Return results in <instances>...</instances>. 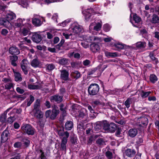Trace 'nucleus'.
<instances>
[{
  "label": "nucleus",
  "instance_id": "1",
  "mask_svg": "<svg viewBox=\"0 0 159 159\" xmlns=\"http://www.w3.org/2000/svg\"><path fill=\"white\" fill-rule=\"evenodd\" d=\"M100 87L99 85L95 83L92 84L88 88V93L91 96L97 95L99 91Z\"/></svg>",
  "mask_w": 159,
  "mask_h": 159
},
{
  "label": "nucleus",
  "instance_id": "2",
  "mask_svg": "<svg viewBox=\"0 0 159 159\" xmlns=\"http://www.w3.org/2000/svg\"><path fill=\"white\" fill-rule=\"evenodd\" d=\"M103 129L106 131L111 132H114L117 129V126L113 122L109 123L107 121L103 122Z\"/></svg>",
  "mask_w": 159,
  "mask_h": 159
},
{
  "label": "nucleus",
  "instance_id": "3",
  "mask_svg": "<svg viewBox=\"0 0 159 159\" xmlns=\"http://www.w3.org/2000/svg\"><path fill=\"white\" fill-rule=\"evenodd\" d=\"M22 130L29 135H33L34 134L35 129L29 124L23 125L21 127Z\"/></svg>",
  "mask_w": 159,
  "mask_h": 159
},
{
  "label": "nucleus",
  "instance_id": "4",
  "mask_svg": "<svg viewBox=\"0 0 159 159\" xmlns=\"http://www.w3.org/2000/svg\"><path fill=\"white\" fill-rule=\"evenodd\" d=\"M137 122L138 123V125L139 126L144 127L148 125V120L147 117L142 116L138 118Z\"/></svg>",
  "mask_w": 159,
  "mask_h": 159
},
{
  "label": "nucleus",
  "instance_id": "5",
  "mask_svg": "<svg viewBox=\"0 0 159 159\" xmlns=\"http://www.w3.org/2000/svg\"><path fill=\"white\" fill-rule=\"evenodd\" d=\"M7 127L2 133L1 136V141L2 143H5L6 142L10 136V132L7 129Z\"/></svg>",
  "mask_w": 159,
  "mask_h": 159
},
{
  "label": "nucleus",
  "instance_id": "6",
  "mask_svg": "<svg viewBox=\"0 0 159 159\" xmlns=\"http://www.w3.org/2000/svg\"><path fill=\"white\" fill-rule=\"evenodd\" d=\"M124 154L129 157H133L135 156L136 151L134 149L127 148L125 150Z\"/></svg>",
  "mask_w": 159,
  "mask_h": 159
},
{
  "label": "nucleus",
  "instance_id": "7",
  "mask_svg": "<svg viewBox=\"0 0 159 159\" xmlns=\"http://www.w3.org/2000/svg\"><path fill=\"white\" fill-rule=\"evenodd\" d=\"M9 52L12 55L16 56L20 53V51L19 49L16 46H12L10 48Z\"/></svg>",
  "mask_w": 159,
  "mask_h": 159
},
{
  "label": "nucleus",
  "instance_id": "8",
  "mask_svg": "<svg viewBox=\"0 0 159 159\" xmlns=\"http://www.w3.org/2000/svg\"><path fill=\"white\" fill-rule=\"evenodd\" d=\"M61 79L64 81L69 80V74L68 72L66 70H61Z\"/></svg>",
  "mask_w": 159,
  "mask_h": 159
},
{
  "label": "nucleus",
  "instance_id": "9",
  "mask_svg": "<svg viewBox=\"0 0 159 159\" xmlns=\"http://www.w3.org/2000/svg\"><path fill=\"white\" fill-rule=\"evenodd\" d=\"M20 66L22 70L24 72L25 75L28 74V70H27V61L25 59H23L20 63Z\"/></svg>",
  "mask_w": 159,
  "mask_h": 159
},
{
  "label": "nucleus",
  "instance_id": "10",
  "mask_svg": "<svg viewBox=\"0 0 159 159\" xmlns=\"http://www.w3.org/2000/svg\"><path fill=\"white\" fill-rule=\"evenodd\" d=\"M102 25L99 22L96 23L95 21L92 23L89 26L90 29H93L92 26H93V29L94 30L99 31L101 30Z\"/></svg>",
  "mask_w": 159,
  "mask_h": 159
},
{
  "label": "nucleus",
  "instance_id": "11",
  "mask_svg": "<svg viewBox=\"0 0 159 159\" xmlns=\"http://www.w3.org/2000/svg\"><path fill=\"white\" fill-rule=\"evenodd\" d=\"M32 39L33 42L39 43L42 40V37L40 34L35 33L33 35Z\"/></svg>",
  "mask_w": 159,
  "mask_h": 159
},
{
  "label": "nucleus",
  "instance_id": "12",
  "mask_svg": "<svg viewBox=\"0 0 159 159\" xmlns=\"http://www.w3.org/2000/svg\"><path fill=\"white\" fill-rule=\"evenodd\" d=\"M62 98L63 96L56 95L51 96L50 98V99L52 102L55 101L58 103L62 101Z\"/></svg>",
  "mask_w": 159,
  "mask_h": 159
},
{
  "label": "nucleus",
  "instance_id": "13",
  "mask_svg": "<svg viewBox=\"0 0 159 159\" xmlns=\"http://www.w3.org/2000/svg\"><path fill=\"white\" fill-rule=\"evenodd\" d=\"M67 139L65 137H63L61 140L60 149L61 151H65V152L66 151V144L67 143Z\"/></svg>",
  "mask_w": 159,
  "mask_h": 159
},
{
  "label": "nucleus",
  "instance_id": "14",
  "mask_svg": "<svg viewBox=\"0 0 159 159\" xmlns=\"http://www.w3.org/2000/svg\"><path fill=\"white\" fill-rule=\"evenodd\" d=\"M34 113V116L36 118L41 119L43 117V113L40 110H33Z\"/></svg>",
  "mask_w": 159,
  "mask_h": 159
},
{
  "label": "nucleus",
  "instance_id": "15",
  "mask_svg": "<svg viewBox=\"0 0 159 159\" xmlns=\"http://www.w3.org/2000/svg\"><path fill=\"white\" fill-rule=\"evenodd\" d=\"M138 133V130L136 129L132 128L128 131V135L131 138L135 137Z\"/></svg>",
  "mask_w": 159,
  "mask_h": 159
},
{
  "label": "nucleus",
  "instance_id": "16",
  "mask_svg": "<svg viewBox=\"0 0 159 159\" xmlns=\"http://www.w3.org/2000/svg\"><path fill=\"white\" fill-rule=\"evenodd\" d=\"M73 127V123L70 120L67 121L65 125L64 128L66 130H70Z\"/></svg>",
  "mask_w": 159,
  "mask_h": 159
},
{
  "label": "nucleus",
  "instance_id": "17",
  "mask_svg": "<svg viewBox=\"0 0 159 159\" xmlns=\"http://www.w3.org/2000/svg\"><path fill=\"white\" fill-rule=\"evenodd\" d=\"M90 48L91 50L94 52L98 51L100 49L99 45L94 43H92L90 45Z\"/></svg>",
  "mask_w": 159,
  "mask_h": 159
},
{
  "label": "nucleus",
  "instance_id": "18",
  "mask_svg": "<svg viewBox=\"0 0 159 159\" xmlns=\"http://www.w3.org/2000/svg\"><path fill=\"white\" fill-rule=\"evenodd\" d=\"M59 111L58 110L56 109L55 108H54L52 110L51 114L50 116V118L52 120H54L57 116L59 114Z\"/></svg>",
  "mask_w": 159,
  "mask_h": 159
},
{
  "label": "nucleus",
  "instance_id": "19",
  "mask_svg": "<svg viewBox=\"0 0 159 159\" xmlns=\"http://www.w3.org/2000/svg\"><path fill=\"white\" fill-rule=\"evenodd\" d=\"M10 61L11 65L13 66H16L17 64L16 62L18 59V57L16 56H9Z\"/></svg>",
  "mask_w": 159,
  "mask_h": 159
},
{
  "label": "nucleus",
  "instance_id": "20",
  "mask_svg": "<svg viewBox=\"0 0 159 159\" xmlns=\"http://www.w3.org/2000/svg\"><path fill=\"white\" fill-rule=\"evenodd\" d=\"M32 23L34 26H40L42 23L40 19L37 18H33L32 19Z\"/></svg>",
  "mask_w": 159,
  "mask_h": 159
},
{
  "label": "nucleus",
  "instance_id": "21",
  "mask_svg": "<svg viewBox=\"0 0 159 159\" xmlns=\"http://www.w3.org/2000/svg\"><path fill=\"white\" fill-rule=\"evenodd\" d=\"M93 12V11L92 9L87 10L85 13V19L87 21L89 20V19L90 18Z\"/></svg>",
  "mask_w": 159,
  "mask_h": 159
},
{
  "label": "nucleus",
  "instance_id": "22",
  "mask_svg": "<svg viewBox=\"0 0 159 159\" xmlns=\"http://www.w3.org/2000/svg\"><path fill=\"white\" fill-rule=\"evenodd\" d=\"M73 32L75 34H78L82 30V27L78 25H75L72 29Z\"/></svg>",
  "mask_w": 159,
  "mask_h": 159
},
{
  "label": "nucleus",
  "instance_id": "23",
  "mask_svg": "<svg viewBox=\"0 0 159 159\" xmlns=\"http://www.w3.org/2000/svg\"><path fill=\"white\" fill-rule=\"evenodd\" d=\"M151 22L152 24H155L159 23V17L156 14H153L152 16Z\"/></svg>",
  "mask_w": 159,
  "mask_h": 159
},
{
  "label": "nucleus",
  "instance_id": "24",
  "mask_svg": "<svg viewBox=\"0 0 159 159\" xmlns=\"http://www.w3.org/2000/svg\"><path fill=\"white\" fill-rule=\"evenodd\" d=\"M79 117L82 119L86 117V110L85 109H83L78 111Z\"/></svg>",
  "mask_w": 159,
  "mask_h": 159
},
{
  "label": "nucleus",
  "instance_id": "25",
  "mask_svg": "<svg viewBox=\"0 0 159 159\" xmlns=\"http://www.w3.org/2000/svg\"><path fill=\"white\" fill-rule=\"evenodd\" d=\"M70 75L74 79H77L80 77V74L78 71H74L71 72Z\"/></svg>",
  "mask_w": 159,
  "mask_h": 159
},
{
  "label": "nucleus",
  "instance_id": "26",
  "mask_svg": "<svg viewBox=\"0 0 159 159\" xmlns=\"http://www.w3.org/2000/svg\"><path fill=\"white\" fill-rule=\"evenodd\" d=\"M16 15L13 12H11L7 14L6 16V18L9 20H11L16 19Z\"/></svg>",
  "mask_w": 159,
  "mask_h": 159
},
{
  "label": "nucleus",
  "instance_id": "27",
  "mask_svg": "<svg viewBox=\"0 0 159 159\" xmlns=\"http://www.w3.org/2000/svg\"><path fill=\"white\" fill-rule=\"evenodd\" d=\"M40 62L37 59H34L32 60L31 62V65L34 67L39 66L40 65Z\"/></svg>",
  "mask_w": 159,
  "mask_h": 159
},
{
  "label": "nucleus",
  "instance_id": "28",
  "mask_svg": "<svg viewBox=\"0 0 159 159\" xmlns=\"http://www.w3.org/2000/svg\"><path fill=\"white\" fill-rule=\"evenodd\" d=\"M149 56L153 61L154 64H157L158 63L157 58L154 56L153 52L150 53Z\"/></svg>",
  "mask_w": 159,
  "mask_h": 159
},
{
  "label": "nucleus",
  "instance_id": "29",
  "mask_svg": "<svg viewBox=\"0 0 159 159\" xmlns=\"http://www.w3.org/2000/svg\"><path fill=\"white\" fill-rule=\"evenodd\" d=\"M136 46L138 48H144L146 46V44L145 42H139L136 43Z\"/></svg>",
  "mask_w": 159,
  "mask_h": 159
},
{
  "label": "nucleus",
  "instance_id": "30",
  "mask_svg": "<svg viewBox=\"0 0 159 159\" xmlns=\"http://www.w3.org/2000/svg\"><path fill=\"white\" fill-rule=\"evenodd\" d=\"M40 100L39 99H37L34 103V108L33 110H40Z\"/></svg>",
  "mask_w": 159,
  "mask_h": 159
},
{
  "label": "nucleus",
  "instance_id": "31",
  "mask_svg": "<svg viewBox=\"0 0 159 159\" xmlns=\"http://www.w3.org/2000/svg\"><path fill=\"white\" fill-rule=\"evenodd\" d=\"M15 26L16 27H20L23 26V21L21 19H18L16 22L15 23Z\"/></svg>",
  "mask_w": 159,
  "mask_h": 159
},
{
  "label": "nucleus",
  "instance_id": "32",
  "mask_svg": "<svg viewBox=\"0 0 159 159\" xmlns=\"http://www.w3.org/2000/svg\"><path fill=\"white\" fill-rule=\"evenodd\" d=\"M68 62V59L64 58H62L58 60L59 63L61 65H66Z\"/></svg>",
  "mask_w": 159,
  "mask_h": 159
},
{
  "label": "nucleus",
  "instance_id": "33",
  "mask_svg": "<svg viewBox=\"0 0 159 159\" xmlns=\"http://www.w3.org/2000/svg\"><path fill=\"white\" fill-rule=\"evenodd\" d=\"M46 70L51 71L55 68V66L53 64H48L46 65Z\"/></svg>",
  "mask_w": 159,
  "mask_h": 159
},
{
  "label": "nucleus",
  "instance_id": "34",
  "mask_svg": "<svg viewBox=\"0 0 159 159\" xmlns=\"http://www.w3.org/2000/svg\"><path fill=\"white\" fill-rule=\"evenodd\" d=\"M143 140L142 136L141 135H139L136 138V144L138 145L140 144L143 142Z\"/></svg>",
  "mask_w": 159,
  "mask_h": 159
},
{
  "label": "nucleus",
  "instance_id": "35",
  "mask_svg": "<svg viewBox=\"0 0 159 159\" xmlns=\"http://www.w3.org/2000/svg\"><path fill=\"white\" fill-rule=\"evenodd\" d=\"M9 21L7 19L5 18L3 25L7 28L11 27V25Z\"/></svg>",
  "mask_w": 159,
  "mask_h": 159
},
{
  "label": "nucleus",
  "instance_id": "36",
  "mask_svg": "<svg viewBox=\"0 0 159 159\" xmlns=\"http://www.w3.org/2000/svg\"><path fill=\"white\" fill-rule=\"evenodd\" d=\"M97 144L99 146H103L106 145L105 141L102 138L98 139L96 141Z\"/></svg>",
  "mask_w": 159,
  "mask_h": 159
},
{
  "label": "nucleus",
  "instance_id": "37",
  "mask_svg": "<svg viewBox=\"0 0 159 159\" xmlns=\"http://www.w3.org/2000/svg\"><path fill=\"white\" fill-rule=\"evenodd\" d=\"M133 18V20L135 21V23H138L141 20V18L138 16L136 14H135L134 15Z\"/></svg>",
  "mask_w": 159,
  "mask_h": 159
},
{
  "label": "nucleus",
  "instance_id": "38",
  "mask_svg": "<svg viewBox=\"0 0 159 159\" xmlns=\"http://www.w3.org/2000/svg\"><path fill=\"white\" fill-rule=\"evenodd\" d=\"M29 30L26 28H23L21 31V34H23L24 36H26L29 34Z\"/></svg>",
  "mask_w": 159,
  "mask_h": 159
},
{
  "label": "nucleus",
  "instance_id": "39",
  "mask_svg": "<svg viewBox=\"0 0 159 159\" xmlns=\"http://www.w3.org/2000/svg\"><path fill=\"white\" fill-rule=\"evenodd\" d=\"M151 93V91L145 92L144 91H142L140 94V96L142 98H146L148 97Z\"/></svg>",
  "mask_w": 159,
  "mask_h": 159
},
{
  "label": "nucleus",
  "instance_id": "40",
  "mask_svg": "<svg viewBox=\"0 0 159 159\" xmlns=\"http://www.w3.org/2000/svg\"><path fill=\"white\" fill-rule=\"evenodd\" d=\"M86 126L87 127H90L89 128H88L86 130V134H89L90 133L91 131H92L93 126L92 124H87Z\"/></svg>",
  "mask_w": 159,
  "mask_h": 159
},
{
  "label": "nucleus",
  "instance_id": "41",
  "mask_svg": "<svg viewBox=\"0 0 159 159\" xmlns=\"http://www.w3.org/2000/svg\"><path fill=\"white\" fill-rule=\"evenodd\" d=\"M105 155L108 159H111L113 158L112 153L109 151L105 152Z\"/></svg>",
  "mask_w": 159,
  "mask_h": 159
},
{
  "label": "nucleus",
  "instance_id": "42",
  "mask_svg": "<svg viewBox=\"0 0 159 159\" xmlns=\"http://www.w3.org/2000/svg\"><path fill=\"white\" fill-rule=\"evenodd\" d=\"M15 80L16 81H20L21 80L22 78L21 77L20 74L18 73H16L15 74Z\"/></svg>",
  "mask_w": 159,
  "mask_h": 159
},
{
  "label": "nucleus",
  "instance_id": "43",
  "mask_svg": "<svg viewBox=\"0 0 159 159\" xmlns=\"http://www.w3.org/2000/svg\"><path fill=\"white\" fill-rule=\"evenodd\" d=\"M92 104L94 107L101 105L102 104V102L99 100H96L92 102Z\"/></svg>",
  "mask_w": 159,
  "mask_h": 159
},
{
  "label": "nucleus",
  "instance_id": "44",
  "mask_svg": "<svg viewBox=\"0 0 159 159\" xmlns=\"http://www.w3.org/2000/svg\"><path fill=\"white\" fill-rule=\"evenodd\" d=\"M131 98H128L125 102V105L128 108L130 107V105L131 103Z\"/></svg>",
  "mask_w": 159,
  "mask_h": 159
},
{
  "label": "nucleus",
  "instance_id": "45",
  "mask_svg": "<svg viewBox=\"0 0 159 159\" xmlns=\"http://www.w3.org/2000/svg\"><path fill=\"white\" fill-rule=\"evenodd\" d=\"M150 81L152 83H154L156 81L157 79L156 76L154 75H151L150 76Z\"/></svg>",
  "mask_w": 159,
  "mask_h": 159
},
{
  "label": "nucleus",
  "instance_id": "46",
  "mask_svg": "<svg viewBox=\"0 0 159 159\" xmlns=\"http://www.w3.org/2000/svg\"><path fill=\"white\" fill-rule=\"evenodd\" d=\"M47 38L49 39H52L54 35L53 34V31L52 30H50L49 32H47Z\"/></svg>",
  "mask_w": 159,
  "mask_h": 159
},
{
  "label": "nucleus",
  "instance_id": "47",
  "mask_svg": "<svg viewBox=\"0 0 159 159\" xmlns=\"http://www.w3.org/2000/svg\"><path fill=\"white\" fill-rule=\"evenodd\" d=\"M28 88L29 89H38L40 88L39 86L37 85L29 84Z\"/></svg>",
  "mask_w": 159,
  "mask_h": 159
},
{
  "label": "nucleus",
  "instance_id": "48",
  "mask_svg": "<svg viewBox=\"0 0 159 159\" xmlns=\"http://www.w3.org/2000/svg\"><path fill=\"white\" fill-rule=\"evenodd\" d=\"M6 114L5 113L2 114L0 116V120L2 122H6Z\"/></svg>",
  "mask_w": 159,
  "mask_h": 159
},
{
  "label": "nucleus",
  "instance_id": "49",
  "mask_svg": "<svg viewBox=\"0 0 159 159\" xmlns=\"http://www.w3.org/2000/svg\"><path fill=\"white\" fill-rule=\"evenodd\" d=\"M23 142H24V146L27 148L29 146L30 144V141L26 139H23Z\"/></svg>",
  "mask_w": 159,
  "mask_h": 159
},
{
  "label": "nucleus",
  "instance_id": "50",
  "mask_svg": "<svg viewBox=\"0 0 159 159\" xmlns=\"http://www.w3.org/2000/svg\"><path fill=\"white\" fill-rule=\"evenodd\" d=\"M13 84L11 82L7 83L5 85V87L6 89H10L13 87Z\"/></svg>",
  "mask_w": 159,
  "mask_h": 159
},
{
  "label": "nucleus",
  "instance_id": "51",
  "mask_svg": "<svg viewBox=\"0 0 159 159\" xmlns=\"http://www.w3.org/2000/svg\"><path fill=\"white\" fill-rule=\"evenodd\" d=\"M114 46L116 48H117L118 50L123 49L124 48L123 44L118 43H115Z\"/></svg>",
  "mask_w": 159,
  "mask_h": 159
},
{
  "label": "nucleus",
  "instance_id": "52",
  "mask_svg": "<svg viewBox=\"0 0 159 159\" xmlns=\"http://www.w3.org/2000/svg\"><path fill=\"white\" fill-rule=\"evenodd\" d=\"M88 40L90 41H94L99 40V39L97 37L94 36H89L88 38Z\"/></svg>",
  "mask_w": 159,
  "mask_h": 159
},
{
  "label": "nucleus",
  "instance_id": "53",
  "mask_svg": "<svg viewBox=\"0 0 159 159\" xmlns=\"http://www.w3.org/2000/svg\"><path fill=\"white\" fill-rule=\"evenodd\" d=\"M94 140L93 136H91L88 137L87 143L88 145H90L92 144L93 140Z\"/></svg>",
  "mask_w": 159,
  "mask_h": 159
},
{
  "label": "nucleus",
  "instance_id": "54",
  "mask_svg": "<svg viewBox=\"0 0 159 159\" xmlns=\"http://www.w3.org/2000/svg\"><path fill=\"white\" fill-rule=\"evenodd\" d=\"M65 40L64 39H61L60 43L56 46V48L58 49H60V48L63 45L64 43Z\"/></svg>",
  "mask_w": 159,
  "mask_h": 159
},
{
  "label": "nucleus",
  "instance_id": "55",
  "mask_svg": "<svg viewBox=\"0 0 159 159\" xmlns=\"http://www.w3.org/2000/svg\"><path fill=\"white\" fill-rule=\"evenodd\" d=\"M97 70V68H94L89 71L88 74L89 75H91L94 73Z\"/></svg>",
  "mask_w": 159,
  "mask_h": 159
},
{
  "label": "nucleus",
  "instance_id": "56",
  "mask_svg": "<svg viewBox=\"0 0 159 159\" xmlns=\"http://www.w3.org/2000/svg\"><path fill=\"white\" fill-rule=\"evenodd\" d=\"M103 30L106 32H107L110 30V26L108 24H106L103 25Z\"/></svg>",
  "mask_w": 159,
  "mask_h": 159
},
{
  "label": "nucleus",
  "instance_id": "57",
  "mask_svg": "<svg viewBox=\"0 0 159 159\" xmlns=\"http://www.w3.org/2000/svg\"><path fill=\"white\" fill-rule=\"evenodd\" d=\"M15 118L14 117H10L8 118L7 122L10 124L12 123L15 120Z\"/></svg>",
  "mask_w": 159,
  "mask_h": 159
},
{
  "label": "nucleus",
  "instance_id": "58",
  "mask_svg": "<svg viewBox=\"0 0 159 159\" xmlns=\"http://www.w3.org/2000/svg\"><path fill=\"white\" fill-rule=\"evenodd\" d=\"M8 33V30L5 29H2L1 31V34L3 36H6Z\"/></svg>",
  "mask_w": 159,
  "mask_h": 159
},
{
  "label": "nucleus",
  "instance_id": "59",
  "mask_svg": "<svg viewBox=\"0 0 159 159\" xmlns=\"http://www.w3.org/2000/svg\"><path fill=\"white\" fill-rule=\"evenodd\" d=\"M39 152L41 153L40 156L41 159H47L46 156L44 155V152H43L42 150L40 149L39 150Z\"/></svg>",
  "mask_w": 159,
  "mask_h": 159
},
{
  "label": "nucleus",
  "instance_id": "60",
  "mask_svg": "<svg viewBox=\"0 0 159 159\" xmlns=\"http://www.w3.org/2000/svg\"><path fill=\"white\" fill-rule=\"evenodd\" d=\"M64 128L62 127V129L58 130V134L60 136H63L64 134Z\"/></svg>",
  "mask_w": 159,
  "mask_h": 159
},
{
  "label": "nucleus",
  "instance_id": "61",
  "mask_svg": "<svg viewBox=\"0 0 159 159\" xmlns=\"http://www.w3.org/2000/svg\"><path fill=\"white\" fill-rule=\"evenodd\" d=\"M63 0H45V2L48 4L53 2H59Z\"/></svg>",
  "mask_w": 159,
  "mask_h": 159
},
{
  "label": "nucleus",
  "instance_id": "62",
  "mask_svg": "<svg viewBox=\"0 0 159 159\" xmlns=\"http://www.w3.org/2000/svg\"><path fill=\"white\" fill-rule=\"evenodd\" d=\"M121 129L118 128L116 130L115 135L118 137H120L121 136V134H122L121 133Z\"/></svg>",
  "mask_w": 159,
  "mask_h": 159
},
{
  "label": "nucleus",
  "instance_id": "63",
  "mask_svg": "<svg viewBox=\"0 0 159 159\" xmlns=\"http://www.w3.org/2000/svg\"><path fill=\"white\" fill-rule=\"evenodd\" d=\"M21 143L20 142H17L14 144V146L16 148H19L21 147Z\"/></svg>",
  "mask_w": 159,
  "mask_h": 159
},
{
  "label": "nucleus",
  "instance_id": "64",
  "mask_svg": "<svg viewBox=\"0 0 159 159\" xmlns=\"http://www.w3.org/2000/svg\"><path fill=\"white\" fill-rule=\"evenodd\" d=\"M51 110H48L46 111L45 114V116L46 118H48L50 116L51 114Z\"/></svg>",
  "mask_w": 159,
  "mask_h": 159
}]
</instances>
